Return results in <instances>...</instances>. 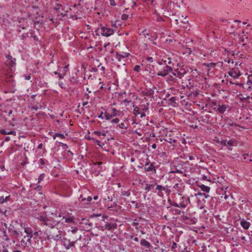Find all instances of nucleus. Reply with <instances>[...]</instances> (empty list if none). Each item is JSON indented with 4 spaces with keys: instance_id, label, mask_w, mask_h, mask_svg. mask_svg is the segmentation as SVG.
Instances as JSON below:
<instances>
[{
    "instance_id": "41",
    "label": "nucleus",
    "mask_w": 252,
    "mask_h": 252,
    "mask_svg": "<svg viewBox=\"0 0 252 252\" xmlns=\"http://www.w3.org/2000/svg\"><path fill=\"white\" fill-rule=\"evenodd\" d=\"M44 178V174H41L38 177V183H40L41 181L43 180Z\"/></svg>"
},
{
    "instance_id": "34",
    "label": "nucleus",
    "mask_w": 252,
    "mask_h": 252,
    "mask_svg": "<svg viewBox=\"0 0 252 252\" xmlns=\"http://www.w3.org/2000/svg\"><path fill=\"white\" fill-rule=\"evenodd\" d=\"M56 137H59L62 139H63L64 138V136L63 134L59 133H55V136H54V139H55Z\"/></svg>"
},
{
    "instance_id": "37",
    "label": "nucleus",
    "mask_w": 252,
    "mask_h": 252,
    "mask_svg": "<svg viewBox=\"0 0 252 252\" xmlns=\"http://www.w3.org/2000/svg\"><path fill=\"white\" fill-rule=\"evenodd\" d=\"M218 142L223 146L227 145V140H222L220 141H219Z\"/></svg>"
},
{
    "instance_id": "19",
    "label": "nucleus",
    "mask_w": 252,
    "mask_h": 252,
    "mask_svg": "<svg viewBox=\"0 0 252 252\" xmlns=\"http://www.w3.org/2000/svg\"><path fill=\"white\" fill-rule=\"evenodd\" d=\"M240 224L242 226V227L245 229H248L250 226V223L244 219H242L241 220Z\"/></svg>"
},
{
    "instance_id": "56",
    "label": "nucleus",
    "mask_w": 252,
    "mask_h": 252,
    "mask_svg": "<svg viewBox=\"0 0 252 252\" xmlns=\"http://www.w3.org/2000/svg\"><path fill=\"white\" fill-rule=\"evenodd\" d=\"M140 118H143L146 117V114L144 112H143V113L140 112Z\"/></svg>"
},
{
    "instance_id": "39",
    "label": "nucleus",
    "mask_w": 252,
    "mask_h": 252,
    "mask_svg": "<svg viewBox=\"0 0 252 252\" xmlns=\"http://www.w3.org/2000/svg\"><path fill=\"white\" fill-rule=\"evenodd\" d=\"M62 6V4L60 3H57L54 7V9L56 10H58L60 9V8Z\"/></svg>"
},
{
    "instance_id": "15",
    "label": "nucleus",
    "mask_w": 252,
    "mask_h": 252,
    "mask_svg": "<svg viewBox=\"0 0 252 252\" xmlns=\"http://www.w3.org/2000/svg\"><path fill=\"white\" fill-rule=\"evenodd\" d=\"M228 105L220 104L219 103L218 107L217 108L216 112H217L218 113L222 114L226 111L227 109L228 108Z\"/></svg>"
},
{
    "instance_id": "36",
    "label": "nucleus",
    "mask_w": 252,
    "mask_h": 252,
    "mask_svg": "<svg viewBox=\"0 0 252 252\" xmlns=\"http://www.w3.org/2000/svg\"><path fill=\"white\" fill-rule=\"evenodd\" d=\"M130 194V192L129 191H123L122 192V195L126 196H129Z\"/></svg>"
},
{
    "instance_id": "46",
    "label": "nucleus",
    "mask_w": 252,
    "mask_h": 252,
    "mask_svg": "<svg viewBox=\"0 0 252 252\" xmlns=\"http://www.w3.org/2000/svg\"><path fill=\"white\" fill-rule=\"evenodd\" d=\"M180 207L185 208L187 207V204L184 203V202H181L179 204Z\"/></svg>"
},
{
    "instance_id": "26",
    "label": "nucleus",
    "mask_w": 252,
    "mask_h": 252,
    "mask_svg": "<svg viewBox=\"0 0 252 252\" xmlns=\"http://www.w3.org/2000/svg\"><path fill=\"white\" fill-rule=\"evenodd\" d=\"M140 244L143 246H144L147 248H150L151 247V244L150 243L146 241L145 239H142L140 241Z\"/></svg>"
},
{
    "instance_id": "1",
    "label": "nucleus",
    "mask_w": 252,
    "mask_h": 252,
    "mask_svg": "<svg viewBox=\"0 0 252 252\" xmlns=\"http://www.w3.org/2000/svg\"><path fill=\"white\" fill-rule=\"evenodd\" d=\"M7 59L5 62V64L9 67V70L11 72L7 71L5 74V81L7 82H9L12 87L15 86V81L13 79V75L12 74L13 70H15V66L16 65V59L12 58V57L9 55L6 56Z\"/></svg>"
},
{
    "instance_id": "32",
    "label": "nucleus",
    "mask_w": 252,
    "mask_h": 252,
    "mask_svg": "<svg viewBox=\"0 0 252 252\" xmlns=\"http://www.w3.org/2000/svg\"><path fill=\"white\" fill-rule=\"evenodd\" d=\"M94 134L98 136H100L101 135L105 136L106 135V134L105 133H102L98 131H95L94 132Z\"/></svg>"
},
{
    "instance_id": "7",
    "label": "nucleus",
    "mask_w": 252,
    "mask_h": 252,
    "mask_svg": "<svg viewBox=\"0 0 252 252\" xmlns=\"http://www.w3.org/2000/svg\"><path fill=\"white\" fill-rule=\"evenodd\" d=\"M53 230L52 231L50 232V236H51L52 238H54V239H60L62 237L61 233L62 232L58 230L57 228H55L54 226V228H52Z\"/></svg>"
},
{
    "instance_id": "5",
    "label": "nucleus",
    "mask_w": 252,
    "mask_h": 252,
    "mask_svg": "<svg viewBox=\"0 0 252 252\" xmlns=\"http://www.w3.org/2000/svg\"><path fill=\"white\" fill-rule=\"evenodd\" d=\"M96 32L100 33L104 36L108 37L114 33V30L111 28L102 27L101 28H98Z\"/></svg>"
},
{
    "instance_id": "23",
    "label": "nucleus",
    "mask_w": 252,
    "mask_h": 252,
    "mask_svg": "<svg viewBox=\"0 0 252 252\" xmlns=\"http://www.w3.org/2000/svg\"><path fill=\"white\" fill-rule=\"evenodd\" d=\"M157 185V183L154 182H152L150 184H146V187L145 188V190L148 192L150 190L154 188L155 186Z\"/></svg>"
},
{
    "instance_id": "24",
    "label": "nucleus",
    "mask_w": 252,
    "mask_h": 252,
    "mask_svg": "<svg viewBox=\"0 0 252 252\" xmlns=\"http://www.w3.org/2000/svg\"><path fill=\"white\" fill-rule=\"evenodd\" d=\"M92 198L91 196H88L87 198H83L81 201V203L82 205L88 204L92 201Z\"/></svg>"
},
{
    "instance_id": "63",
    "label": "nucleus",
    "mask_w": 252,
    "mask_h": 252,
    "mask_svg": "<svg viewBox=\"0 0 252 252\" xmlns=\"http://www.w3.org/2000/svg\"><path fill=\"white\" fill-rule=\"evenodd\" d=\"M152 148L154 149H155L156 148H157V145L155 143L153 144L152 145Z\"/></svg>"
},
{
    "instance_id": "13",
    "label": "nucleus",
    "mask_w": 252,
    "mask_h": 252,
    "mask_svg": "<svg viewBox=\"0 0 252 252\" xmlns=\"http://www.w3.org/2000/svg\"><path fill=\"white\" fill-rule=\"evenodd\" d=\"M101 230L103 231L104 229L108 230H111L112 229H116L117 225L115 223H106L104 226H101Z\"/></svg>"
},
{
    "instance_id": "31",
    "label": "nucleus",
    "mask_w": 252,
    "mask_h": 252,
    "mask_svg": "<svg viewBox=\"0 0 252 252\" xmlns=\"http://www.w3.org/2000/svg\"><path fill=\"white\" fill-rule=\"evenodd\" d=\"M119 126L121 129H126L127 128V125L125 123H122L119 125Z\"/></svg>"
},
{
    "instance_id": "49",
    "label": "nucleus",
    "mask_w": 252,
    "mask_h": 252,
    "mask_svg": "<svg viewBox=\"0 0 252 252\" xmlns=\"http://www.w3.org/2000/svg\"><path fill=\"white\" fill-rule=\"evenodd\" d=\"M140 46L144 50H146L147 48V45L146 43H143Z\"/></svg>"
},
{
    "instance_id": "40",
    "label": "nucleus",
    "mask_w": 252,
    "mask_h": 252,
    "mask_svg": "<svg viewBox=\"0 0 252 252\" xmlns=\"http://www.w3.org/2000/svg\"><path fill=\"white\" fill-rule=\"evenodd\" d=\"M140 69V66L136 65L134 67L133 70L136 72H139Z\"/></svg>"
},
{
    "instance_id": "25",
    "label": "nucleus",
    "mask_w": 252,
    "mask_h": 252,
    "mask_svg": "<svg viewBox=\"0 0 252 252\" xmlns=\"http://www.w3.org/2000/svg\"><path fill=\"white\" fill-rule=\"evenodd\" d=\"M11 200V197L10 195H9L8 196H6L5 197H4L3 196L0 197V203L2 204L4 202H6L7 201H10Z\"/></svg>"
},
{
    "instance_id": "17",
    "label": "nucleus",
    "mask_w": 252,
    "mask_h": 252,
    "mask_svg": "<svg viewBox=\"0 0 252 252\" xmlns=\"http://www.w3.org/2000/svg\"><path fill=\"white\" fill-rule=\"evenodd\" d=\"M219 104V103H218L217 101H212L209 103L208 106L210 108H211L213 110L216 111Z\"/></svg>"
},
{
    "instance_id": "55",
    "label": "nucleus",
    "mask_w": 252,
    "mask_h": 252,
    "mask_svg": "<svg viewBox=\"0 0 252 252\" xmlns=\"http://www.w3.org/2000/svg\"><path fill=\"white\" fill-rule=\"evenodd\" d=\"M130 238L131 239H133L134 241H135V242H138L139 241V239L137 237H134L133 236H131L130 237Z\"/></svg>"
},
{
    "instance_id": "27",
    "label": "nucleus",
    "mask_w": 252,
    "mask_h": 252,
    "mask_svg": "<svg viewBox=\"0 0 252 252\" xmlns=\"http://www.w3.org/2000/svg\"><path fill=\"white\" fill-rule=\"evenodd\" d=\"M199 188L202 191L206 192H209L210 189V188L209 187L205 186L204 185H200Z\"/></svg>"
},
{
    "instance_id": "18",
    "label": "nucleus",
    "mask_w": 252,
    "mask_h": 252,
    "mask_svg": "<svg viewBox=\"0 0 252 252\" xmlns=\"http://www.w3.org/2000/svg\"><path fill=\"white\" fill-rule=\"evenodd\" d=\"M129 55V54L128 53H125V52H122L121 53H117L116 58L118 60V61H120V60L122 58L127 57Z\"/></svg>"
},
{
    "instance_id": "4",
    "label": "nucleus",
    "mask_w": 252,
    "mask_h": 252,
    "mask_svg": "<svg viewBox=\"0 0 252 252\" xmlns=\"http://www.w3.org/2000/svg\"><path fill=\"white\" fill-rule=\"evenodd\" d=\"M178 137L174 135L171 131L167 132L165 135L164 140L172 144V149L176 146Z\"/></svg>"
},
{
    "instance_id": "47",
    "label": "nucleus",
    "mask_w": 252,
    "mask_h": 252,
    "mask_svg": "<svg viewBox=\"0 0 252 252\" xmlns=\"http://www.w3.org/2000/svg\"><path fill=\"white\" fill-rule=\"evenodd\" d=\"M234 27L233 26H231V28H230V29L229 30V33L230 34H234V35H236V34H234Z\"/></svg>"
},
{
    "instance_id": "54",
    "label": "nucleus",
    "mask_w": 252,
    "mask_h": 252,
    "mask_svg": "<svg viewBox=\"0 0 252 252\" xmlns=\"http://www.w3.org/2000/svg\"><path fill=\"white\" fill-rule=\"evenodd\" d=\"M95 142L97 144V145H98V146H101V147H102L103 145H104V144L103 143V144H102V145H101L100 144V143H101L100 141H99V140H96L95 141Z\"/></svg>"
},
{
    "instance_id": "64",
    "label": "nucleus",
    "mask_w": 252,
    "mask_h": 252,
    "mask_svg": "<svg viewBox=\"0 0 252 252\" xmlns=\"http://www.w3.org/2000/svg\"><path fill=\"white\" fill-rule=\"evenodd\" d=\"M147 60L150 62H153V58L152 57H148L147 58Z\"/></svg>"
},
{
    "instance_id": "42",
    "label": "nucleus",
    "mask_w": 252,
    "mask_h": 252,
    "mask_svg": "<svg viewBox=\"0 0 252 252\" xmlns=\"http://www.w3.org/2000/svg\"><path fill=\"white\" fill-rule=\"evenodd\" d=\"M136 220H135L134 221L132 222V225L133 226H135L136 227V229H138V226L139 225V223L137 222H136Z\"/></svg>"
},
{
    "instance_id": "28",
    "label": "nucleus",
    "mask_w": 252,
    "mask_h": 252,
    "mask_svg": "<svg viewBox=\"0 0 252 252\" xmlns=\"http://www.w3.org/2000/svg\"><path fill=\"white\" fill-rule=\"evenodd\" d=\"M133 107H134V110H133V114L135 116H137L138 115H139L141 112V109L137 106L135 107L134 105H133Z\"/></svg>"
},
{
    "instance_id": "10",
    "label": "nucleus",
    "mask_w": 252,
    "mask_h": 252,
    "mask_svg": "<svg viewBox=\"0 0 252 252\" xmlns=\"http://www.w3.org/2000/svg\"><path fill=\"white\" fill-rule=\"evenodd\" d=\"M228 74L233 78H236L241 75V73L238 68L234 67L228 72Z\"/></svg>"
},
{
    "instance_id": "14",
    "label": "nucleus",
    "mask_w": 252,
    "mask_h": 252,
    "mask_svg": "<svg viewBox=\"0 0 252 252\" xmlns=\"http://www.w3.org/2000/svg\"><path fill=\"white\" fill-rule=\"evenodd\" d=\"M165 187H163L161 185H157L154 192L157 193L159 196H162L163 195L162 191H165Z\"/></svg>"
},
{
    "instance_id": "50",
    "label": "nucleus",
    "mask_w": 252,
    "mask_h": 252,
    "mask_svg": "<svg viewBox=\"0 0 252 252\" xmlns=\"http://www.w3.org/2000/svg\"><path fill=\"white\" fill-rule=\"evenodd\" d=\"M59 85L62 88V89H64L65 88V86L64 85V84L63 83V82H59Z\"/></svg>"
},
{
    "instance_id": "38",
    "label": "nucleus",
    "mask_w": 252,
    "mask_h": 252,
    "mask_svg": "<svg viewBox=\"0 0 252 252\" xmlns=\"http://www.w3.org/2000/svg\"><path fill=\"white\" fill-rule=\"evenodd\" d=\"M149 105V103H146V105H144L142 108V110L144 112V111H146L148 110V106Z\"/></svg>"
},
{
    "instance_id": "53",
    "label": "nucleus",
    "mask_w": 252,
    "mask_h": 252,
    "mask_svg": "<svg viewBox=\"0 0 252 252\" xmlns=\"http://www.w3.org/2000/svg\"><path fill=\"white\" fill-rule=\"evenodd\" d=\"M110 4L112 6H115L116 5L114 0H110Z\"/></svg>"
},
{
    "instance_id": "30",
    "label": "nucleus",
    "mask_w": 252,
    "mask_h": 252,
    "mask_svg": "<svg viewBox=\"0 0 252 252\" xmlns=\"http://www.w3.org/2000/svg\"><path fill=\"white\" fill-rule=\"evenodd\" d=\"M104 114V117L106 120H109L113 118L111 114H109L108 113L105 112Z\"/></svg>"
},
{
    "instance_id": "11",
    "label": "nucleus",
    "mask_w": 252,
    "mask_h": 252,
    "mask_svg": "<svg viewBox=\"0 0 252 252\" xmlns=\"http://www.w3.org/2000/svg\"><path fill=\"white\" fill-rule=\"evenodd\" d=\"M81 223L83 225L84 229L87 231H90L93 227V223L90 222L89 220H83Z\"/></svg>"
},
{
    "instance_id": "21",
    "label": "nucleus",
    "mask_w": 252,
    "mask_h": 252,
    "mask_svg": "<svg viewBox=\"0 0 252 252\" xmlns=\"http://www.w3.org/2000/svg\"><path fill=\"white\" fill-rule=\"evenodd\" d=\"M0 133L3 135L12 134L15 135L16 132L14 130H8L6 129H1L0 130Z\"/></svg>"
},
{
    "instance_id": "52",
    "label": "nucleus",
    "mask_w": 252,
    "mask_h": 252,
    "mask_svg": "<svg viewBox=\"0 0 252 252\" xmlns=\"http://www.w3.org/2000/svg\"><path fill=\"white\" fill-rule=\"evenodd\" d=\"M177 248V244L175 242H173L171 246L172 249H174Z\"/></svg>"
},
{
    "instance_id": "62",
    "label": "nucleus",
    "mask_w": 252,
    "mask_h": 252,
    "mask_svg": "<svg viewBox=\"0 0 252 252\" xmlns=\"http://www.w3.org/2000/svg\"><path fill=\"white\" fill-rule=\"evenodd\" d=\"M224 195V199H225V200H226V199L228 198V195H227V194L226 193V191H225Z\"/></svg>"
},
{
    "instance_id": "44",
    "label": "nucleus",
    "mask_w": 252,
    "mask_h": 252,
    "mask_svg": "<svg viewBox=\"0 0 252 252\" xmlns=\"http://www.w3.org/2000/svg\"><path fill=\"white\" fill-rule=\"evenodd\" d=\"M27 238V236H24L23 238L21 239L20 241L21 244L23 246L24 245H26V243L25 242L24 239H26Z\"/></svg>"
},
{
    "instance_id": "29",
    "label": "nucleus",
    "mask_w": 252,
    "mask_h": 252,
    "mask_svg": "<svg viewBox=\"0 0 252 252\" xmlns=\"http://www.w3.org/2000/svg\"><path fill=\"white\" fill-rule=\"evenodd\" d=\"M63 218L65 219V222L67 223H74V217H63Z\"/></svg>"
},
{
    "instance_id": "43",
    "label": "nucleus",
    "mask_w": 252,
    "mask_h": 252,
    "mask_svg": "<svg viewBox=\"0 0 252 252\" xmlns=\"http://www.w3.org/2000/svg\"><path fill=\"white\" fill-rule=\"evenodd\" d=\"M128 17V15L126 14H123L122 15V19L123 20H126L127 19Z\"/></svg>"
},
{
    "instance_id": "58",
    "label": "nucleus",
    "mask_w": 252,
    "mask_h": 252,
    "mask_svg": "<svg viewBox=\"0 0 252 252\" xmlns=\"http://www.w3.org/2000/svg\"><path fill=\"white\" fill-rule=\"evenodd\" d=\"M64 74H65V73H64L63 74L59 73V74H58V76H59V78L63 79L64 77Z\"/></svg>"
},
{
    "instance_id": "51",
    "label": "nucleus",
    "mask_w": 252,
    "mask_h": 252,
    "mask_svg": "<svg viewBox=\"0 0 252 252\" xmlns=\"http://www.w3.org/2000/svg\"><path fill=\"white\" fill-rule=\"evenodd\" d=\"M104 200L105 201H112V197L108 196L107 197L104 198Z\"/></svg>"
},
{
    "instance_id": "20",
    "label": "nucleus",
    "mask_w": 252,
    "mask_h": 252,
    "mask_svg": "<svg viewBox=\"0 0 252 252\" xmlns=\"http://www.w3.org/2000/svg\"><path fill=\"white\" fill-rule=\"evenodd\" d=\"M75 242H70L69 240L64 239L63 241L64 245L67 249H69L71 247L73 246Z\"/></svg>"
},
{
    "instance_id": "61",
    "label": "nucleus",
    "mask_w": 252,
    "mask_h": 252,
    "mask_svg": "<svg viewBox=\"0 0 252 252\" xmlns=\"http://www.w3.org/2000/svg\"><path fill=\"white\" fill-rule=\"evenodd\" d=\"M12 112H13L12 110H11V109L8 110V115L9 116H10V115L12 113Z\"/></svg>"
},
{
    "instance_id": "12",
    "label": "nucleus",
    "mask_w": 252,
    "mask_h": 252,
    "mask_svg": "<svg viewBox=\"0 0 252 252\" xmlns=\"http://www.w3.org/2000/svg\"><path fill=\"white\" fill-rule=\"evenodd\" d=\"M144 169L146 171H153L154 173L156 172V169L155 166V163L154 162H147L145 164Z\"/></svg>"
},
{
    "instance_id": "22",
    "label": "nucleus",
    "mask_w": 252,
    "mask_h": 252,
    "mask_svg": "<svg viewBox=\"0 0 252 252\" xmlns=\"http://www.w3.org/2000/svg\"><path fill=\"white\" fill-rule=\"evenodd\" d=\"M122 112L120 110H117L116 108H113L111 109V114L113 118L114 117L120 116Z\"/></svg>"
},
{
    "instance_id": "2",
    "label": "nucleus",
    "mask_w": 252,
    "mask_h": 252,
    "mask_svg": "<svg viewBox=\"0 0 252 252\" xmlns=\"http://www.w3.org/2000/svg\"><path fill=\"white\" fill-rule=\"evenodd\" d=\"M8 231L14 243L16 241H19L23 236L22 231L20 229L15 227L14 225H10L8 228Z\"/></svg>"
},
{
    "instance_id": "45",
    "label": "nucleus",
    "mask_w": 252,
    "mask_h": 252,
    "mask_svg": "<svg viewBox=\"0 0 252 252\" xmlns=\"http://www.w3.org/2000/svg\"><path fill=\"white\" fill-rule=\"evenodd\" d=\"M120 120L118 118H115L112 120L111 122L112 123L117 124L119 122Z\"/></svg>"
},
{
    "instance_id": "59",
    "label": "nucleus",
    "mask_w": 252,
    "mask_h": 252,
    "mask_svg": "<svg viewBox=\"0 0 252 252\" xmlns=\"http://www.w3.org/2000/svg\"><path fill=\"white\" fill-rule=\"evenodd\" d=\"M172 205L176 207H180L179 204L176 202H174Z\"/></svg>"
},
{
    "instance_id": "35",
    "label": "nucleus",
    "mask_w": 252,
    "mask_h": 252,
    "mask_svg": "<svg viewBox=\"0 0 252 252\" xmlns=\"http://www.w3.org/2000/svg\"><path fill=\"white\" fill-rule=\"evenodd\" d=\"M3 235L2 236L3 239L5 241L9 240V238L8 236H7V235L6 234V232L4 231L3 232Z\"/></svg>"
},
{
    "instance_id": "9",
    "label": "nucleus",
    "mask_w": 252,
    "mask_h": 252,
    "mask_svg": "<svg viewBox=\"0 0 252 252\" xmlns=\"http://www.w3.org/2000/svg\"><path fill=\"white\" fill-rule=\"evenodd\" d=\"M172 70V68L171 66L168 65H166L162 71H159L157 75L158 76H161L162 77H164L166 76L168 72H171Z\"/></svg>"
},
{
    "instance_id": "16",
    "label": "nucleus",
    "mask_w": 252,
    "mask_h": 252,
    "mask_svg": "<svg viewBox=\"0 0 252 252\" xmlns=\"http://www.w3.org/2000/svg\"><path fill=\"white\" fill-rule=\"evenodd\" d=\"M183 186L182 183H177L173 186V189L174 191L178 192H181L183 190Z\"/></svg>"
},
{
    "instance_id": "60",
    "label": "nucleus",
    "mask_w": 252,
    "mask_h": 252,
    "mask_svg": "<svg viewBox=\"0 0 252 252\" xmlns=\"http://www.w3.org/2000/svg\"><path fill=\"white\" fill-rule=\"evenodd\" d=\"M189 219L188 218V217L187 216H183V220H189Z\"/></svg>"
},
{
    "instance_id": "48",
    "label": "nucleus",
    "mask_w": 252,
    "mask_h": 252,
    "mask_svg": "<svg viewBox=\"0 0 252 252\" xmlns=\"http://www.w3.org/2000/svg\"><path fill=\"white\" fill-rule=\"evenodd\" d=\"M142 33L144 36L145 37H147V36H149V33H148L146 31V30H144L142 32Z\"/></svg>"
},
{
    "instance_id": "3",
    "label": "nucleus",
    "mask_w": 252,
    "mask_h": 252,
    "mask_svg": "<svg viewBox=\"0 0 252 252\" xmlns=\"http://www.w3.org/2000/svg\"><path fill=\"white\" fill-rule=\"evenodd\" d=\"M34 217L36 219L41 221V224L48 226L51 228H54V224L51 223L47 217L44 214L41 213H35Z\"/></svg>"
},
{
    "instance_id": "57",
    "label": "nucleus",
    "mask_w": 252,
    "mask_h": 252,
    "mask_svg": "<svg viewBox=\"0 0 252 252\" xmlns=\"http://www.w3.org/2000/svg\"><path fill=\"white\" fill-rule=\"evenodd\" d=\"M103 112H101L100 114L98 116V118H100L101 119H103L104 118V117L103 116Z\"/></svg>"
},
{
    "instance_id": "33",
    "label": "nucleus",
    "mask_w": 252,
    "mask_h": 252,
    "mask_svg": "<svg viewBox=\"0 0 252 252\" xmlns=\"http://www.w3.org/2000/svg\"><path fill=\"white\" fill-rule=\"evenodd\" d=\"M236 143V141L235 140H230L229 141H227V145H228L229 146H233L234 145V144Z\"/></svg>"
},
{
    "instance_id": "8",
    "label": "nucleus",
    "mask_w": 252,
    "mask_h": 252,
    "mask_svg": "<svg viewBox=\"0 0 252 252\" xmlns=\"http://www.w3.org/2000/svg\"><path fill=\"white\" fill-rule=\"evenodd\" d=\"M186 71L183 68H178L175 70L172 74L174 76H176L179 79H181L186 74Z\"/></svg>"
},
{
    "instance_id": "6",
    "label": "nucleus",
    "mask_w": 252,
    "mask_h": 252,
    "mask_svg": "<svg viewBox=\"0 0 252 252\" xmlns=\"http://www.w3.org/2000/svg\"><path fill=\"white\" fill-rule=\"evenodd\" d=\"M20 225L21 227L23 228L24 232L27 234V237L28 238L27 241L30 242L31 238L33 237L32 229L25 223H21Z\"/></svg>"
}]
</instances>
